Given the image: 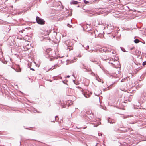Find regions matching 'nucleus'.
Wrapping results in <instances>:
<instances>
[{
    "label": "nucleus",
    "instance_id": "obj_1",
    "mask_svg": "<svg viewBox=\"0 0 146 146\" xmlns=\"http://www.w3.org/2000/svg\"><path fill=\"white\" fill-rule=\"evenodd\" d=\"M36 20L37 23L39 24L43 25L45 23L43 19L40 18L38 16L36 17Z\"/></svg>",
    "mask_w": 146,
    "mask_h": 146
},
{
    "label": "nucleus",
    "instance_id": "obj_2",
    "mask_svg": "<svg viewBox=\"0 0 146 146\" xmlns=\"http://www.w3.org/2000/svg\"><path fill=\"white\" fill-rule=\"evenodd\" d=\"M50 56L53 57L55 56V53L54 51L51 50L48 53Z\"/></svg>",
    "mask_w": 146,
    "mask_h": 146
},
{
    "label": "nucleus",
    "instance_id": "obj_3",
    "mask_svg": "<svg viewBox=\"0 0 146 146\" xmlns=\"http://www.w3.org/2000/svg\"><path fill=\"white\" fill-rule=\"evenodd\" d=\"M13 68L17 72H20L21 71V68H20L19 65L17 66L16 68V69Z\"/></svg>",
    "mask_w": 146,
    "mask_h": 146
},
{
    "label": "nucleus",
    "instance_id": "obj_4",
    "mask_svg": "<svg viewBox=\"0 0 146 146\" xmlns=\"http://www.w3.org/2000/svg\"><path fill=\"white\" fill-rule=\"evenodd\" d=\"M78 3V2L74 0L70 2V4H77Z\"/></svg>",
    "mask_w": 146,
    "mask_h": 146
},
{
    "label": "nucleus",
    "instance_id": "obj_5",
    "mask_svg": "<svg viewBox=\"0 0 146 146\" xmlns=\"http://www.w3.org/2000/svg\"><path fill=\"white\" fill-rule=\"evenodd\" d=\"M82 92L83 94L84 95V96L86 97V98L87 97L88 95L86 94H85V93H84V90H83V89H82Z\"/></svg>",
    "mask_w": 146,
    "mask_h": 146
},
{
    "label": "nucleus",
    "instance_id": "obj_6",
    "mask_svg": "<svg viewBox=\"0 0 146 146\" xmlns=\"http://www.w3.org/2000/svg\"><path fill=\"white\" fill-rule=\"evenodd\" d=\"M134 42L135 43H137L139 42V41L138 39H136L134 40Z\"/></svg>",
    "mask_w": 146,
    "mask_h": 146
},
{
    "label": "nucleus",
    "instance_id": "obj_7",
    "mask_svg": "<svg viewBox=\"0 0 146 146\" xmlns=\"http://www.w3.org/2000/svg\"><path fill=\"white\" fill-rule=\"evenodd\" d=\"M142 64L143 66L146 65V61L143 62Z\"/></svg>",
    "mask_w": 146,
    "mask_h": 146
},
{
    "label": "nucleus",
    "instance_id": "obj_8",
    "mask_svg": "<svg viewBox=\"0 0 146 146\" xmlns=\"http://www.w3.org/2000/svg\"><path fill=\"white\" fill-rule=\"evenodd\" d=\"M84 2L86 4H87L88 2L86 0H84Z\"/></svg>",
    "mask_w": 146,
    "mask_h": 146
},
{
    "label": "nucleus",
    "instance_id": "obj_9",
    "mask_svg": "<svg viewBox=\"0 0 146 146\" xmlns=\"http://www.w3.org/2000/svg\"><path fill=\"white\" fill-rule=\"evenodd\" d=\"M115 51H114L113 50H112V53L113 54H115Z\"/></svg>",
    "mask_w": 146,
    "mask_h": 146
},
{
    "label": "nucleus",
    "instance_id": "obj_10",
    "mask_svg": "<svg viewBox=\"0 0 146 146\" xmlns=\"http://www.w3.org/2000/svg\"><path fill=\"white\" fill-rule=\"evenodd\" d=\"M68 102H70L71 103V104H72V102H71V101H70V100H68Z\"/></svg>",
    "mask_w": 146,
    "mask_h": 146
},
{
    "label": "nucleus",
    "instance_id": "obj_11",
    "mask_svg": "<svg viewBox=\"0 0 146 146\" xmlns=\"http://www.w3.org/2000/svg\"><path fill=\"white\" fill-rule=\"evenodd\" d=\"M31 70H33V71H34V69H33L31 68Z\"/></svg>",
    "mask_w": 146,
    "mask_h": 146
}]
</instances>
